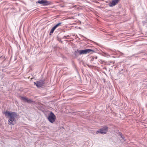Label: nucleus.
I'll list each match as a JSON object with an SVG mask.
<instances>
[{
  "label": "nucleus",
  "mask_w": 147,
  "mask_h": 147,
  "mask_svg": "<svg viewBox=\"0 0 147 147\" xmlns=\"http://www.w3.org/2000/svg\"><path fill=\"white\" fill-rule=\"evenodd\" d=\"M4 114L6 116L9 117L8 120V124L10 125H14L16 123V119L17 118L18 115L15 112H9L5 111Z\"/></svg>",
  "instance_id": "1"
},
{
  "label": "nucleus",
  "mask_w": 147,
  "mask_h": 147,
  "mask_svg": "<svg viewBox=\"0 0 147 147\" xmlns=\"http://www.w3.org/2000/svg\"><path fill=\"white\" fill-rule=\"evenodd\" d=\"M94 51L93 50L90 49H86L84 50H77L75 51L76 54L79 53V55L85 54L90 53L91 52Z\"/></svg>",
  "instance_id": "2"
},
{
  "label": "nucleus",
  "mask_w": 147,
  "mask_h": 147,
  "mask_svg": "<svg viewBox=\"0 0 147 147\" xmlns=\"http://www.w3.org/2000/svg\"><path fill=\"white\" fill-rule=\"evenodd\" d=\"M48 119L51 123H53L55 121V116L53 113L51 112L48 116Z\"/></svg>",
  "instance_id": "3"
},
{
  "label": "nucleus",
  "mask_w": 147,
  "mask_h": 147,
  "mask_svg": "<svg viewBox=\"0 0 147 147\" xmlns=\"http://www.w3.org/2000/svg\"><path fill=\"white\" fill-rule=\"evenodd\" d=\"M108 127L107 126H105L99 129V130L97 131L96 132V134H98V133H100L101 134H105L108 131Z\"/></svg>",
  "instance_id": "4"
},
{
  "label": "nucleus",
  "mask_w": 147,
  "mask_h": 147,
  "mask_svg": "<svg viewBox=\"0 0 147 147\" xmlns=\"http://www.w3.org/2000/svg\"><path fill=\"white\" fill-rule=\"evenodd\" d=\"M37 3L42 4L44 5H49L50 3V2L49 1H48L46 0H41V1H38L37 2Z\"/></svg>",
  "instance_id": "5"
},
{
  "label": "nucleus",
  "mask_w": 147,
  "mask_h": 147,
  "mask_svg": "<svg viewBox=\"0 0 147 147\" xmlns=\"http://www.w3.org/2000/svg\"><path fill=\"white\" fill-rule=\"evenodd\" d=\"M34 84L36 85V86L38 88L41 87L44 84L43 81H39L37 82H34Z\"/></svg>",
  "instance_id": "6"
},
{
  "label": "nucleus",
  "mask_w": 147,
  "mask_h": 147,
  "mask_svg": "<svg viewBox=\"0 0 147 147\" xmlns=\"http://www.w3.org/2000/svg\"><path fill=\"white\" fill-rule=\"evenodd\" d=\"M21 99L24 102L28 103H30L32 102L31 100L25 97H21Z\"/></svg>",
  "instance_id": "7"
},
{
  "label": "nucleus",
  "mask_w": 147,
  "mask_h": 147,
  "mask_svg": "<svg viewBox=\"0 0 147 147\" xmlns=\"http://www.w3.org/2000/svg\"><path fill=\"white\" fill-rule=\"evenodd\" d=\"M119 0H113L111 3L109 4L110 7H113L115 5L118 3Z\"/></svg>",
  "instance_id": "8"
},
{
  "label": "nucleus",
  "mask_w": 147,
  "mask_h": 147,
  "mask_svg": "<svg viewBox=\"0 0 147 147\" xmlns=\"http://www.w3.org/2000/svg\"><path fill=\"white\" fill-rule=\"evenodd\" d=\"M61 23H59L56 24L55 26L53 27V28L55 30L57 27L60 26L61 25Z\"/></svg>",
  "instance_id": "9"
},
{
  "label": "nucleus",
  "mask_w": 147,
  "mask_h": 147,
  "mask_svg": "<svg viewBox=\"0 0 147 147\" xmlns=\"http://www.w3.org/2000/svg\"><path fill=\"white\" fill-rule=\"evenodd\" d=\"M55 30V29L53 27V28L51 29V30L50 32L49 33V34L50 35H51V34H52L53 32Z\"/></svg>",
  "instance_id": "10"
},
{
  "label": "nucleus",
  "mask_w": 147,
  "mask_h": 147,
  "mask_svg": "<svg viewBox=\"0 0 147 147\" xmlns=\"http://www.w3.org/2000/svg\"><path fill=\"white\" fill-rule=\"evenodd\" d=\"M110 63H112L113 64H114V63L115 62L114 61H112V62L111 61V62H110Z\"/></svg>",
  "instance_id": "11"
},
{
  "label": "nucleus",
  "mask_w": 147,
  "mask_h": 147,
  "mask_svg": "<svg viewBox=\"0 0 147 147\" xmlns=\"http://www.w3.org/2000/svg\"><path fill=\"white\" fill-rule=\"evenodd\" d=\"M121 138H122L123 139H124L122 137V136H121Z\"/></svg>",
  "instance_id": "12"
}]
</instances>
